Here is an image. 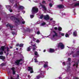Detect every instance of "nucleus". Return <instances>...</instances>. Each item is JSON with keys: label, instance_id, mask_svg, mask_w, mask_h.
I'll list each match as a JSON object with an SVG mask.
<instances>
[{"label": "nucleus", "instance_id": "3c124183", "mask_svg": "<svg viewBox=\"0 0 79 79\" xmlns=\"http://www.w3.org/2000/svg\"><path fill=\"white\" fill-rule=\"evenodd\" d=\"M12 34H13V35H14L15 34V32H12Z\"/></svg>", "mask_w": 79, "mask_h": 79}, {"label": "nucleus", "instance_id": "37998d69", "mask_svg": "<svg viewBox=\"0 0 79 79\" xmlns=\"http://www.w3.org/2000/svg\"><path fill=\"white\" fill-rule=\"evenodd\" d=\"M56 30L58 29V28L56 27H55L54 28Z\"/></svg>", "mask_w": 79, "mask_h": 79}, {"label": "nucleus", "instance_id": "dca6fc26", "mask_svg": "<svg viewBox=\"0 0 79 79\" xmlns=\"http://www.w3.org/2000/svg\"><path fill=\"white\" fill-rule=\"evenodd\" d=\"M24 9V7L23 6H19V9H21V10H23Z\"/></svg>", "mask_w": 79, "mask_h": 79}, {"label": "nucleus", "instance_id": "393cba45", "mask_svg": "<svg viewBox=\"0 0 79 79\" xmlns=\"http://www.w3.org/2000/svg\"><path fill=\"white\" fill-rule=\"evenodd\" d=\"M44 68H47V67H48V65H47V64H44Z\"/></svg>", "mask_w": 79, "mask_h": 79}, {"label": "nucleus", "instance_id": "aec40b11", "mask_svg": "<svg viewBox=\"0 0 79 79\" xmlns=\"http://www.w3.org/2000/svg\"><path fill=\"white\" fill-rule=\"evenodd\" d=\"M58 30H59V31H61V30H62V28H61V27H59L58 28Z\"/></svg>", "mask_w": 79, "mask_h": 79}, {"label": "nucleus", "instance_id": "b1692460", "mask_svg": "<svg viewBox=\"0 0 79 79\" xmlns=\"http://www.w3.org/2000/svg\"><path fill=\"white\" fill-rule=\"evenodd\" d=\"M30 50H31V48H30V47L28 48H27V51H28V52H29Z\"/></svg>", "mask_w": 79, "mask_h": 79}, {"label": "nucleus", "instance_id": "c03bdc74", "mask_svg": "<svg viewBox=\"0 0 79 79\" xmlns=\"http://www.w3.org/2000/svg\"><path fill=\"white\" fill-rule=\"evenodd\" d=\"M77 55H79V52H77Z\"/></svg>", "mask_w": 79, "mask_h": 79}, {"label": "nucleus", "instance_id": "39448f33", "mask_svg": "<svg viewBox=\"0 0 79 79\" xmlns=\"http://www.w3.org/2000/svg\"><path fill=\"white\" fill-rule=\"evenodd\" d=\"M23 61L22 59H20V60H17L16 61H15V63L17 64V65H19V62H20V61Z\"/></svg>", "mask_w": 79, "mask_h": 79}, {"label": "nucleus", "instance_id": "412c9836", "mask_svg": "<svg viewBox=\"0 0 79 79\" xmlns=\"http://www.w3.org/2000/svg\"><path fill=\"white\" fill-rule=\"evenodd\" d=\"M5 49V48L4 47L2 46L1 47V50L2 51H4V49Z\"/></svg>", "mask_w": 79, "mask_h": 79}, {"label": "nucleus", "instance_id": "13d9d810", "mask_svg": "<svg viewBox=\"0 0 79 79\" xmlns=\"http://www.w3.org/2000/svg\"><path fill=\"white\" fill-rule=\"evenodd\" d=\"M19 77V75L17 76V78H18Z\"/></svg>", "mask_w": 79, "mask_h": 79}, {"label": "nucleus", "instance_id": "a878e982", "mask_svg": "<svg viewBox=\"0 0 79 79\" xmlns=\"http://www.w3.org/2000/svg\"><path fill=\"white\" fill-rule=\"evenodd\" d=\"M65 36L66 37H69V35L68 34H66Z\"/></svg>", "mask_w": 79, "mask_h": 79}, {"label": "nucleus", "instance_id": "423d86ee", "mask_svg": "<svg viewBox=\"0 0 79 79\" xmlns=\"http://www.w3.org/2000/svg\"><path fill=\"white\" fill-rule=\"evenodd\" d=\"M44 19L45 20H48L49 19V16L48 15H46L44 17Z\"/></svg>", "mask_w": 79, "mask_h": 79}, {"label": "nucleus", "instance_id": "a19ab883", "mask_svg": "<svg viewBox=\"0 0 79 79\" xmlns=\"http://www.w3.org/2000/svg\"><path fill=\"white\" fill-rule=\"evenodd\" d=\"M40 34V31H38L37 32V34Z\"/></svg>", "mask_w": 79, "mask_h": 79}, {"label": "nucleus", "instance_id": "4d7b16f0", "mask_svg": "<svg viewBox=\"0 0 79 79\" xmlns=\"http://www.w3.org/2000/svg\"><path fill=\"white\" fill-rule=\"evenodd\" d=\"M45 51H46L45 50H44V52H45Z\"/></svg>", "mask_w": 79, "mask_h": 79}, {"label": "nucleus", "instance_id": "e2e57ef3", "mask_svg": "<svg viewBox=\"0 0 79 79\" xmlns=\"http://www.w3.org/2000/svg\"><path fill=\"white\" fill-rule=\"evenodd\" d=\"M25 13V11H23V13Z\"/></svg>", "mask_w": 79, "mask_h": 79}, {"label": "nucleus", "instance_id": "ddd939ff", "mask_svg": "<svg viewBox=\"0 0 79 79\" xmlns=\"http://www.w3.org/2000/svg\"><path fill=\"white\" fill-rule=\"evenodd\" d=\"M15 21L16 23H20L19 22V20L18 19H15Z\"/></svg>", "mask_w": 79, "mask_h": 79}, {"label": "nucleus", "instance_id": "f704fd0d", "mask_svg": "<svg viewBox=\"0 0 79 79\" xmlns=\"http://www.w3.org/2000/svg\"><path fill=\"white\" fill-rule=\"evenodd\" d=\"M40 42V41H39V40H36V42H37V43H38V42Z\"/></svg>", "mask_w": 79, "mask_h": 79}, {"label": "nucleus", "instance_id": "f03ea898", "mask_svg": "<svg viewBox=\"0 0 79 79\" xmlns=\"http://www.w3.org/2000/svg\"><path fill=\"white\" fill-rule=\"evenodd\" d=\"M64 45H63V43H59L58 45V47H60L61 49H63V48H64Z\"/></svg>", "mask_w": 79, "mask_h": 79}, {"label": "nucleus", "instance_id": "ea45409f", "mask_svg": "<svg viewBox=\"0 0 79 79\" xmlns=\"http://www.w3.org/2000/svg\"><path fill=\"white\" fill-rule=\"evenodd\" d=\"M64 33L61 34V35L62 36H64Z\"/></svg>", "mask_w": 79, "mask_h": 79}, {"label": "nucleus", "instance_id": "473e14b6", "mask_svg": "<svg viewBox=\"0 0 79 79\" xmlns=\"http://www.w3.org/2000/svg\"><path fill=\"white\" fill-rule=\"evenodd\" d=\"M2 54H3V52H0V55H2Z\"/></svg>", "mask_w": 79, "mask_h": 79}, {"label": "nucleus", "instance_id": "6e6552de", "mask_svg": "<svg viewBox=\"0 0 79 79\" xmlns=\"http://www.w3.org/2000/svg\"><path fill=\"white\" fill-rule=\"evenodd\" d=\"M57 7L61 9V8H64V6L63 5H60L57 6Z\"/></svg>", "mask_w": 79, "mask_h": 79}, {"label": "nucleus", "instance_id": "cd10ccee", "mask_svg": "<svg viewBox=\"0 0 79 79\" xmlns=\"http://www.w3.org/2000/svg\"><path fill=\"white\" fill-rule=\"evenodd\" d=\"M44 17V15H41V16H40V19H42Z\"/></svg>", "mask_w": 79, "mask_h": 79}, {"label": "nucleus", "instance_id": "72a5a7b5", "mask_svg": "<svg viewBox=\"0 0 79 79\" xmlns=\"http://www.w3.org/2000/svg\"><path fill=\"white\" fill-rule=\"evenodd\" d=\"M13 18H14V16H12L10 17L11 19H13Z\"/></svg>", "mask_w": 79, "mask_h": 79}, {"label": "nucleus", "instance_id": "58836bf2", "mask_svg": "<svg viewBox=\"0 0 79 79\" xmlns=\"http://www.w3.org/2000/svg\"><path fill=\"white\" fill-rule=\"evenodd\" d=\"M9 10L10 12H12V11H13V10H11V9H9Z\"/></svg>", "mask_w": 79, "mask_h": 79}, {"label": "nucleus", "instance_id": "4c0bfd02", "mask_svg": "<svg viewBox=\"0 0 79 79\" xmlns=\"http://www.w3.org/2000/svg\"><path fill=\"white\" fill-rule=\"evenodd\" d=\"M45 23H43L42 24V25L43 26H44V25H45Z\"/></svg>", "mask_w": 79, "mask_h": 79}, {"label": "nucleus", "instance_id": "338daca9", "mask_svg": "<svg viewBox=\"0 0 79 79\" xmlns=\"http://www.w3.org/2000/svg\"><path fill=\"white\" fill-rule=\"evenodd\" d=\"M1 18H0V20H1Z\"/></svg>", "mask_w": 79, "mask_h": 79}, {"label": "nucleus", "instance_id": "5701e85b", "mask_svg": "<svg viewBox=\"0 0 79 79\" xmlns=\"http://www.w3.org/2000/svg\"><path fill=\"white\" fill-rule=\"evenodd\" d=\"M34 54L35 55H38V53L36 51H35L34 52Z\"/></svg>", "mask_w": 79, "mask_h": 79}, {"label": "nucleus", "instance_id": "7c9ffc66", "mask_svg": "<svg viewBox=\"0 0 79 79\" xmlns=\"http://www.w3.org/2000/svg\"><path fill=\"white\" fill-rule=\"evenodd\" d=\"M34 15H30V17L31 18H34Z\"/></svg>", "mask_w": 79, "mask_h": 79}, {"label": "nucleus", "instance_id": "6ab92c4d", "mask_svg": "<svg viewBox=\"0 0 79 79\" xmlns=\"http://www.w3.org/2000/svg\"><path fill=\"white\" fill-rule=\"evenodd\" d=\"M5 64H6V63H3L1 64V66H5Z\"/></svg>", "mask_w": 79, "mask_h": 79}, {"label": "nucleus", "instance_id": "2f4dec72", "mask_svg": "<svg viewBox=\"0 0 79 79\" xmlns=\"http://www.w3.org/2000/svg\"><path fill=\"white\" fill-rule=\"evenodd\" d=\"M13 74H16V72L15 71H13Z\"/></svg>", "mask_w": 79, "mask_h": 79}, {"label": "nucleus", "instance_id": "4468645a", "mask_svg": "<svg viewBox=\"0 0 79 79\" xmlns=\"http://www.w3.org/2000/svg\"><path fill=\"white\" fill-rule=\"evenodd\" d=\"M79 60H78L77 63H76L75 64H73V66H77V65H78V63H79Z\"/></svg>", "mask_w": 79, "mask_h": 79}, {"label": "nucleus", "instance_id": "603ef678", "mask_svg": "<svg viewBox=\"0 0 79 79\" xmlns=\"http://www.w3.org/2000/svg\"><path fill=\"white\" fill-rule=\"evenodd\" d=\"M35 44H34V45H33V47H35Z\"/></svg>", "mask_w": 79, "mask_h": 79}, {"label": "nucleus", "instance_id": "a18cd8bd", "mask_svg": "<svg viewBox=\"0 0 79 79\" xmlns=\"http://www.w3.org/2000/svg\"><path fill=\"white\" fill-rule=\"evenodd\" d=\"M16 46L17 47H18V46H19V44H17L16 45Z\"/></svg>", "mask_w": 79, "mask_h": 79}, {"label": "nucleus", "instance_id": "9d476101", "mask_svg": "<svg viewBox=\"0 0 79 79\" xmlns=\"http://www.w3.org/2000/svg\"><path fill=\"white\" fill-rule=\"evenodd\" d=\"M6 26L7 27H8V26H9V27H10V29L11 30H12L11 29H12V28H13V26H11V25H10V24H7L6 25Z\"/></svg>", "mask_w": 79, "mask_h": 79}, {"label": "nucleus", "instance_id": "c85d7f7f", "mask_svg": "<svg viewBox=\"0 0 79 79\" xmlns=\"http://www.w3.org/2000/svg\"><path fill=\"white\" fill-rule=\"evenodd\" d=\"M49 6H50V7H52V6H53V5L52 4V3H50L49 4Z\"/></svg>", "mask_w": 79, "mask_h": 79}, {"label": "nucleus", "instance_id": "052dcab7", "mask_svg": "<svg viewBox=\"0 0 79 79\" xmlns=\"http://www.w3.org/2000/svg\"><path fill=\"white\" fill-rule=\"evenodd\" d=\"M4 53H6V52L5 51L4 52Z\"/></svg>", "mask_w": 79, "mask_h": 79}, {"label": "nucleus", "instance_id": "e433bc0d", "mask_svg": "<svg viewBox=\"0 0 79 79\" xmlns=\"http://www.w3.org/2000/svg\"><path fill=\"white\" fill-rule=\"evenodd\" d=\"M7 52L9 51V48L8 47H7Z\"/></svg>", "mask_w": 79, "mask_h": 79}, {"label": "nucleus", "instance_id": "680f3d73", "mask_svg": "<svg viewBox=\"0 0 79 79\" xmlns=\"http://www.w3.org/2000/svg\"><path fill=\"white\" fill-rule=\"evenodd\" d=\"M15 6V7L16 6H16Z\"/></svg>", "mask_w": 79, "mask_h": 79}, {"label": "nucleus", "instance_id": "20e7f679", "mask_svg": "<svg viewBox=\"0 0 79 79\" xmlns=\"http://www.w3.org/2000/svg\"><path fill=\"white\" fill-rule=\"evenodd\" d=\"M28 71H30L31 73H34V71H33V69L31 67H28Z\"/></svg>", "mask_w": 79, "mask_h": 79}, {"label": "nucleus", "instance_id": "a211bd4d", "mask_svg": "<svg viewBox=\"0 0 79 79\" xmlns=\"http://www.w3.org/2000/svg\"><path fill=\"white\" fill-rule=\"evenodd\" d=\"M10 69H11V70H12V71H15V68L14 67H12Z\"/></svg>", "mask_w": 79, "mask_h": 79}, {"label": "nucleus", "instance_id": "9b49d317", "mask_svg": "<svg viewBox=\"0 0 79 79\" xmlns=\"http://www.w3.org/2000/svg\"><path fill=\"white\" fill-rule=\"evenodd\" d=\"M55 52V50L53 49L50 48L49 50V52L50 53H53Z\"/></svg>", "mask_w": 79, "mask_h": 79}, {"label": "nucleus", "instance_id": "2eb2a0df", "mask_svg": "<svg viewBox=\"0 0 79 79\" xmlns=\"http://www.w3.org/2000/svg\"><path fill=\"white\" fill-rule=\"evenodd\" d=\"M79 6V3H77L75 4L74 5V6Z\"/></svg>", "mask_w": 79, "mask_h": 79}, {"label": "nucleus", "instance_id": "09e8293b", "mask_svg": "<svg viewBox=\"0 0 79 79\" xmlns=\"http://www.w3.org/2000/svg\"><path fill=\"white\" fill-rule=\"evenodd\" d=\"M76 56V55H73V57H75V56Z\"/></svg>", "mask_w": 79, "mask_h": 79}, {"label": "nucleus", "instance_id": "f257e3e1", "mask_svg": "<svg viewBox=\"0 0 79 79\" xmlns=\"http://www.w3.org/2000/svg\"><path fill=\"white\" fill-rule=\"evenodd\" d=\"M32 14H34V13H36L38 11H39V10L38 8L35 7H34L32 8L31 10Z\"/></svg>", "mask_w": 79, "mask_h": 79}, {"label": "nucleus", "instance_id": "8fccbe9b", "mask_svg": "<svg viewBox=\"0 0 79 79\" xmlns=\"http://www.w3.org/2000/svg\"><path fill=\"white\" fill-rule=\"evenodd\" d=\"M52 20H53V18H51L50 19V21H52Z\"/></svg>", "mask_w": 79, "mask_h": 79}, {"label": "nucleus", "instance_id": "0eeeda50", "mask_svg": "<svg viewBox=\"0 0 79 79\" xmlns=\"http://www.w3.org/2000/svg\"><path fill=\"white\" fill-rule=\"evenodd\" d=\"M54 33V34L53 35V37H57V36H58V34L56 33V32H55V31H53Z\"/></svg>", "mask_w": 79, "mask_h": 79}, {"label": "nucleus", "instance_id": "c9c22d12", "mask_svg": "<svg viewBox=\"0 0 79 79\" xmlns=\"http://www.w3.org/2000/svg\"><path fill=\"white\" fill-rule=\"evenodd\" d=\"M36 49V48H34L33 49V51L34 52V50H35Z\"/></svg>", "mask_w": 79, "mask_h": 79}, {"label": "nucleus", "instance_id": "0e129e2a", "mask_svg": "<svg viewBox=\"0 0 79 79\" xmlns=\"http://www.w3.org/2000/svg\"><path fill=\"white\" fill-rule=\"evenodd\" d=\"M77 0H73V1H76Z\"/></svg>", "mask_w": 79, "mask_h": 79}, {"label": "nucleus", "instance_id": "49530a36", "mask_svg": "<svg viewBox=\"0 0 79 79\" xmlns=\"http://www.w3.org/2000/svg\"><path fill=\"white\" fill-rule=\"evenodd\" d=\"M63 64H64V65H65V62H64L63 63Z\"/></svg>", "mask_w": 79, "mask_h": 79}, {"label": "nucleus", "instance_id": "de8ad7c7", "mask_svg": "<svg viewBox=\"0 0 79 79\" xmlns=\"http://www.w3.org/2000/svg\"><path fill=\"white\" fill-rule=\"evenodd\" d=\"M23 24H24L25 23V22L23 21L22 22Z\"/></svg>", "mask_w": 79, "mask_h": 79}, {"label": "nucleus", "instance_id": "5fc2aeb1", "mask_svg": "<svg viewBox=\"0 0 79 79\" xmlns=\"http://www.w3.org/2000/svg\"><path fill=\"white\" fill-rule=\"evenodd\" d=\"M10 48H12V46L10 47Z\"/></svg>", "mask_w": 79, "mask_h": 79}, {"label": "nucleus", "instance_id": "f3484780", "mask_svg": "<svg viewBox=\"0 0 79 79\" xmlns=\"http://www.w3.org/2000/svg\"><path fill=\"white\" fill-rule=\"evenodd\" d=\"M77 33L76 31L74 32H73V35L75 36V37H76V35H77Z\"/></svg>", "mask_w": 79, "mask_h": 79}, {"label": "nucleus", "instance_id": "6e6d98bb", "mask_svg": "<svg viewBox=\"0 0 79 79\" xmlns=\"http://www.w3.org/2000/svg\"><path fill=\"white\" fill-rule=\"evenodd\" d=\"M16 50H18V48H16Z\"/></svg>", "mask_w": 79, "mask_h": 79}, {"label": "nucleus", "instance_id": "bb28decb", "mask_svg": "<svg viewBox=\"0 0 79 79\" xmlns=\"http://www.w3.org/2000/svg\"><path fill=\"white\" fill-rule=\"evenodd\" d=\"M19 47H23V44H20L19 45Z\"/></svg>", "mask_w": 79, "mask_h": 79}, {"label": "nucleus", "instance_id": "7ed1b4c3", "mask_svg": "<svg viewBox=\"0 0 79 79\" xmlns=\"http://www.w3.org/2000/svg\"><path fill=\"white\" fill-rule=\"evenodd\" d=\"M68 60L69 61H67V64L69 63V67H68V68H70V65H71V64H70V61H71V58H68Z\"/></svg>", "mask_w": 79, "mask_h": 79}, {"label": "nucleus", "instance_id": "1a4fd4ad", "mask_svg": "<svg viewBox=\"0 0 79 79\" xmlns=\"http://www.w3.org/2000/svg\"><path fill=\"white\" fill-rule=\"evenodd\" d=\"M5 59V57L2 56H0V59L2 60L3 61H4V60Z\"/></svg>", "mask_w": 79, "mask_h": 79}, {"label": "nucleus", "instance_id": "f8f14e48", "mask_svg": "<svg viewBox=\"0 0 79 79\" xmlns=\"http://www.w3.org/2000/svg\"><path fill=\"white\" fill-rule=\"evenodd\" d=\"M41 6L42 8H43V9H44L45 11H46L47 10V8L45 7V6L44 5H41Z\"/></svg>", "mask_w": 79, "mask_h": 79}, {"label": "nucleus", "instance_id": "69168bd1", "mask_svg": "<svg viewBox=\"0 0 79 79\" xmlns=\"http://www.w3.org/2000/svg\"><path fill=\"white\" fill-rule=\"evenodd\" d=\"M61 0V1H63V0Z\"/></svg>", "mask_w": 79, "mask_h": 79}, {"label": "nucleus", "instance_id": "864d4df0", "mask_svg": "<svg viewBox=\"0 0 79 79\" xmlns=\"http://www.w3.org/2000/svg\"><path fill=\"white\" fill-rule=\"evenodd\" d=\"M9 54V53L8 52H7L6 54V55H8Z\"/></svg>", "mask_w": 79, "mask_h": 79}, {"label": "nucleus", "instance_id": "bf43d9fd", "mask_svg": "<svg viewBox=\"0 0 79 79\" xmlns=\"http://www.w3.org/2000/svg\"><path fill=\"white\" fill-rule=\"evenodd\" d=\"M30 77V75H28V77Z\"/></svg>", "mask_w": 79, "mask_h": 79}, {"label": "nucleus", "instance_id": "c756f323", "mask_svg": "<svg viewBox=\"0 0 79 79\" xmlns=\"http://www.w3.org/2000/svg\"><path fill=\"white\" fill-rule=\"evenodd\" d=\"M34 60H35V63H37L38 62L37 60V59H35Z\"/></svg>", "mask_w": 79, "mask_h": 79}, {"label": "nucleus", "instance_id": "774afa93", "mask_svg": "<svg viewBox=\"0 0 79 79\" xmlns=\"http://www.w3.org/2000/svg\"><path fill=\"white\" fill-rule=\"evenodd\" d=\"M76 79H77V78L76 77Z\"/></svg>", "mask_w": 79, "mask_h": 79}, {"label": "nucleus", "instance_id": "79ce46f5", "mask_svg": "<svg viewBox=\"0 0 79 79\" xmlns=\"http://www.w3.org/2000/svg\"><path fill=\"white\" fill-rule=\"evenodd\" d=\"M45 3V1H43V3Z\"/></svg>", "mask_w": 79, "mask_h": 79}, {"label": "nucleus", "instance_id": "4be33fe9", "mask_svg": "<svg viewBox=\"0 0 79 79\" xmlns=\"http://www.w3.org/2000/svg\"><path fill=\"white\" fill-rule=\"evenodd\" d=\"M6 7L7 8H10L11 6H10L7 5L6 6Z\"/></svg>", "mask_w": 79, "mask_h": 79}]
</instances>
